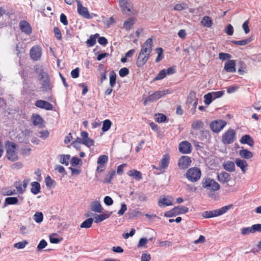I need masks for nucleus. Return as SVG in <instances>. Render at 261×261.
<instances>
[{
	"instance_id": "39",
	"label": "nucleus",
	"mask_w": 261,
	"mask_h": 261,
	"mask_svg": "<svg viewBox=\"0 0 261 261\" xmlns=\"http://www.w3.org/2000/svg\"><path fill=\"white\" fill-rule=\"evenodd\" d=\"M93 221L92 218H88L81 224L80 227L82 228H89L91 227Z\"/></svg>"
},
{
	"instance_id": "51",
	"label": "nucleus",
	"mask_w": 261,
	"mask_h": 261,
	"mask_svg": "<svg viewBox=\"0 0 261 261\" xmlns=\"http://www.w3.org/2000/svg\"><path fill=\"white\" fill-rule=\"evenodd\" d=\"M204 102L206 105H209L214 100L210 92L204 96Z\"/></svg>"
},
{
	"instance_id": "12",
	"label": "nucleus",
	"mask_w": 261,
	"mask_h": 261,
	"mask_svg": "<svg viewBox=\"0 0 261 261\" xmlns=\"http://www.w3.org/2000/svg\"><path fill=\"white\" fill-rule=\"evenodd\" d=\"M31 58L34 61L39 60L41 57L42 50L41 47L38 46H33L30 52Z\"/></svg>"
},
{
	"instance_id": "37",
	"label": "nucleus",
	"mask_w": 261,
	"mask_h": 261,
	"mask_svg": "<svg viewBox=\"0 0 261 261\" xmlns=\"http://www.w3.org/2000/svg\"><path fill=\"white\" fill-rule=\"evenodd\" d=\"M201 24L206 27H211L213 24V21L209 16H205L202 18L201 21Z\"/></svg>"
},
{
	"instance_id": "19",
	"label": "nucleus",
	"mask_w": 261,
	"mask_h": 261,
	"mask_svg": "<svg viewBox=\"0 0 261 261\" xmlns=\"http://www.w3.org/2000/svg\"><path fill=\"white\" fill-rule=\"evenodd\" d=\"M112 214V212H106L105 214L101 215H94V222L96 223H99L105 219L109 218Z\"/></svg>"
},
{
	"instance_id": "24",
	"label": "nucleus",
	"mask_w": 261,
	"mask_h": 261,
	"mask_svg": "<svg viewBox=\"0 0 261 261\" xmlns=\"http://www.w3.org/2000/svg\"><path fill=\"white\" fill-rule=\"evenodd\" d=\"M242 144H248L250 146L254 145V141L253 139L248 135H244L240 140Z\"/></svg>"
},
{
	"instance_id": "7",
	"label": "nucleus",
	"mask_w": 261,
	"mask_h": 261,
	"mask_svg": "<svg viewBox=\"0 0 261 261\" xmlns=\"http://www.w3.org/2000/svg\"><path fill=\"white\" fill-rule=\"evenodd\" d=\"M189 208L185 206H177L172 210L166 212L164 213V216L166 217H172L176 215L186 214L188 212Z\"/></svg>"
},
{
	"instance_id": "44",
	"label": "nucleus",
	"mask_w": 261,
	"mask_h": 261,
	"mask_svg": "<svg viewBox=\"0 0 261 261\" xmlns=\"http://www.w3.org/2000/svg\"><path fill=\"white\" fill-rule=\"evenodd\" d=\"M112 125L111 121L109 119H106L103 122L102 130L103 132L108 131Z\"/></svg>"
},
{
	"instance_id": "58",
	"label": "nucleus",
	"mask_w": 261,
	"mask_h": 261,
	"mask_svg": "<svg viewBox=\"0 0 261 261\" xmlns=\"http://www.w3.org/2000/svg\"><path fill=\"white\" fill-rule=\"evenodd\" d=\"M163 48H162L161 47L157 48V53H158V55L157 58L155 59V62L156 63L159 62L163 58Z\"/></svg>"
},
{
	"instance_id": "29",
	"label": "nucleus",
	"mask_w": 261,
	"mask_h": 261,
	"mask_svg": "<svg viewBox=\"0 0 261 261\" xmlns=\"http://www.w3.org/2000/svg\"><path fill=\"white\" fill-rule=\"evenodd\" d=\"M58 159L61 164L68 166L70 155L69 154H59L58 155Z\"/></svg>"
},
{
	"instance_id": "5",
	"label": "nucleus",
	"mask_w": 261,
	"mask_h": 261,
	"mask_svg": "<svg viewBox=\"0 0 261 261\" xmlns=\"http://www.w3.org/2000/svg\"><path fill=\"white\" fill-rule=\"evenodd\" d=\"M232 207V204L223 206L222 207L210 211H204L201 214V216L204 218H211L221 216L226 213Z\"/></svg>"
},
{
	"instance_id": "63",
	"label": "nucleus",
	"mask_w": 261,
	"mask_h": 261,
	"mask_svg": "<svg viewBox=\"0 0 261 261\" xmlns=\"http://www.w3.org/2000/svg\"><path fill=\"white\" fill-rule=\"evenodd\" d=\"M47 245V243L44 240H42L37 246L38 251H40L44 248Z\"/></svg>"
},
{
	"instance_id": "48",
	"label": "nucleus",
	"mask_w": 261,
	"mask_h": 261,
	"mask_svg": "<svg viewBox=\"0 0 261 261\" xmlns=\"http://www.w3.org/2000/svg\"><path fill=\"white\" fill-rule=\"evenodd\" d=\"M155 120L159 123H162L166 121L167 117L166 115L163 114H160L155 115Z\"/></svg>"
},
{
	"instance_id": "11",
	"label": "nucleus",
	"mask_w": 261,
	"mask_h": 261,
	"mask_svg": "<svg viewBox=\"0 0 261 261\" xmlns=\"http://www.w3.org/2000/svg\"><path fill=\"white\" fill-rule=\"evenodd\" d=\"M119 5L123 13L129 15L132 12V4L128 0H119Z\"/></svg>"
},
{
	"instance_id": "38",
	"label": "nucleus",
	"mask_w": 261,
	"mask_h": 261,
	"mask_svg": "<svg viewBox=\"0 0 261 261\" xmlns=\"http://www.w3.org/2000/svg\"><path fill=\"white\" fill-rule=\"evenodd\" d=\"M134 23V19L133 18H129L125 20L123 23V28L127 31L129 30Z\"/></svg>"
},
{
	"instance_id": "27",
	"label": "nucleus",
	"mask_w": 261,
	"mask_h": 261,
	"mask_svg": "<svg viewBox=\"0 0 261 261\" xmlns=\"http://www.w3.org/2000/svg\"><path fill=\"white\" fill-rule=\"evenodd\" d=\"M99 34L98 33L90 35L89 38L86 42L87 46L88 47L93 46L96 44V39L99 37Z\"/></svg>"
},
{
	"instance_id": "45",
	"label": "nucleus",
	"mask_w": 261,
	"mask_h": 261,
	"mask_svg": "<svg viewBox=\"0 0 261 261\" xmlns=\"http://www.w3.org/2000/svg\"><path fill=\"white\" fill-rule=\"evenodd\" d=\"M34 219L37 223H41L43 219V214L41 212H36L34 215Z\"/></svg>"
},
{
	"instance_id": "28",
	"label": "nucleus",
	"mask_w": 261,
	"mask_h": 261,
	"mask_svg": "<svg viewBox=\"0 0 261 261\" xmlns=\"http://www.w3.org/2000/svg\"><path fill=\"white\" fill-rule=\"evenodd\" d=\"M170 161V156L168 154H165L160 162L161 168L166 169L168 166Z\"/></svg>"
},
{
	"instance_id": "23",
	"label": "nucleus",
	"mask_w": 261,
	"mask_h": 261,
	"mask_svg": "<svg viewBox=\"0 0 261 261\" xmlns=\"http://www.w3.org/2000/svg\"><path fill=\"white\" fill-rule=\"evenodd\" d=\"M91 210L96 213H100L103 211V207L98 201H94L91 204Z\"/></svg>"
},
{
	"instance_id": "14",
	"label": "nucleus",
	"mask_w": 261,
	"mask_h": 261,
	"mask_svg": "<svg viewBox=\"0 0 261 261\" xmlns=\"http://www.w3.org/2000/svg\"><path fill=\"white\" fill-rule=\"evenodd\" d=\"M191 144L188 141H185L179 144V150L182 153L188 154L191 152Z\"/></svg>"
},
{
	"instance_id": "13",
	"label": "nucleus",
	"mask_w": 261,
	"mask_h": 261,
	"mask_svg": "<svg viewBox=\"0 0 261 261\" xmlns=\"http://www.w3.org/2000/svg\"><path fill=\"white\" fill-rule=\"evenodd\" d=\"M191 159L188 156H181L178 162V166L181 169L188 168L191 164Z\"/></svg>"
},
{
	"instance_id": "57",
	"label": "nucleus",
	"mask_w": 261,
	"mask_h": 261,
	"mask_svg": "<svg viewBox=\"0 0 261 261\" xmlns=\"http://www.w3.org/2000/svg\"><path fill=\"white\" fill-rule=\"evenodd\" d=\"M250 233H253L252 226L251 227L243 228L241 230V233L244 236L248 235Z\"/></svg>"
},
{
	"instance_id": "8",
	"label": "nucleus",
	"mask_w": 261,
	"mask_h": 261,
	"mask_svg": "<svg viewBox=\"0 0 261 261\" xmlns=\"http://www.w3.org/2000/svg\"><path fill=\"white\" fill-rule=\"evenodd\" d=\"M236 139V133L234 129H229L222 137V142L224 144L232 143Z\"/></svg>"
},
{
	"instance_id": "6",
	"label": "nucleus",
	"mask_w": 261,
	"mask_h": 261,
	"mask_svg": "<svg viewBox=\"0 0 261 261\" xmlns=\"http://www.w3.org/2000/svg\"><path fill=\"white\" fill-rule=\"evenodd\" d=\"M201 175V170L197 167H192L189 169L185 174L186 178L191 182L198 181Z\"/></svg>"
},
{
	"instance_id": "52",
	"label": "nucleus",
	"mask_w": 261,
	"mask_h": 261,
	"mask_svg": "<svg viewBox=\"0 0 261 261\" xmlns=\"http://www.w3.org/2000/svg\"><path fill=\"white\" fill-rule=\"evenodd\" d=\"M38 134L39 135H38V136H39L40 138L43 140H45L46 138H47L49 135V133L47 130L39 132Z\"/></svg>"
},
{
	"instance_id": "42",
	"label": "nucleus",
	"mask_w": 261,
	"mask_h": 261,
	"mask_svg": "<svg viewBox=\"0 0 261 261\" xmlns=\"http://www.w3.org/2000/svg\"><path fill=\"white\" fill-rule=\"evenodd\" d=\"M116 74L114 71L111 72L110 76V85L111 87H114L116 84Z\"/></svg>"
},
{
	"instance_id": "64",
	"label": "nucleus",
	"mask_w": 261,
	"mask_h": 261,
	"mask_svg": "<svg viewBox=\"0 0 261 261\" xmlns=\"http://www.w3.org/2000/svg\"><path fill=\"white\" fill-rule=\"evenodd\" d=\"M148 242V240L145 238H142L140 239L139 243L138 244V248H142L143 247H145V245L147 244Z\"/></svg>"
},
{
	"instance_id": "15",
	"label": "nucleus",
	"mask_w": 261,
	"mask_h": 261,
	"mask_svg": "<svg viewBox=\"0 0 261 261\" xmlns=\"http://www.w3.org/2000/svg\"><path fill=\"white\" fill-rule=\"evenodd\" d=\"M170 91L169 89L164 90L162 91H158L153 93V94L150 95V97L152 99V101H155L162 97L163 96L170 94Z\"/></svg>"
},
{
	"instance_id": "22",
	"label": "nucleus",
	"mask_w": 261,
	"mask_h": 261,
	"mask_svg": "<svg viewBox=\"0 0 261 261\" xmlns=\"http://www.w3.org/2000/svg\"><path fill=\"white\" fill-rule=\"evenodd\" d=\"M231 179L230 175L226 172H222L217 175V179L221 182L226 183L228 182Z\"/></svg>"
},
{
	"instance_id": "21",
	"label": "nucleus",
	"mask_w": 261,
	"mask_h": 261,
	"mask_svg": "<svg viewBox=\"0 0 261 261\" xmlns=\"http://www.w3.org/2000/svg\"><path fill=\"white\" fill-rule=\"evenodd\" d=\"M235 66V61L229 60L225 64L224 69L228 72L233 73L236 71Z\"/></svg>"
},
{
	"instance_id": "54",
	"label": "nucleus",
	"mask_w": 261,
	"mask_h": 261,
	"mask_svg": "<svg viewBox=\"0 0 261 261\" xmlns=\"http://www.w3.org/2000/svg\"><path fill=\"white\" fill-rule=\"evenodd\" d=\"M80 163H82V160L76 156L73 157L70 161V164L73 167L77 166Z\"/></svg>"
},
{
	"instance_id": "9",
	"label": "nucleus",
	"mask_w": 261,
	"mask_h": 261,
	"mask_svg": "<svg viewBox=\"0 0 261 261\" xmlns=\"http://www.w3.org/2000/svg\"><path fill=\"white\" fill-rule=\"evenodd\" d=\"M226 125V122L223 120H216L210 124V128L215 133L220 132Z\"/></svg>"
},
{
	"instance_id": "53",
	"label": "nucleus",
	"mask_w": 261,
	"mask_h": 261,
	"mask_svg": "<svg viewBox=\"0 0 261 261\" xmlns=\"http://www.w3.org/2000/svg\"><path fill=\"white\" fill-rule=\"evenodd\" d=\"M166 76V70L162 69L161 71H160V72L157 74L156 77L154 78V80L155 81H159L162 80L164 79Z\"/></svg>"
},
{
	"instance_id": "59",
	"label": "nucleus",
	"mask_w": 261,
	"mask_h": 261,
	"mask_svg": "<svg viewBox=\"0 0 261 261\" xmlns=\"http://www.w3.org/2000/svg\"><path fill=\"white\" fill-rule=\"evenodd\" d=\"M56 234H53L50 236L49 240L51 243L58 244L61 241L62 239H60L56 237Z\"/></svg>"
},
{
	"instance_id": "26",
	"label": "nucleus",
	"mask_w": 261,
	"mask_h": 261,
	"mask_svg": "<svg viewBox=\"0 0 261 261\" xmlns=\"http://www.w3.org/2000/svg\"><path fill=\"white\" fill-rule=\"evenodd\" d=\"M223 168L226 171L231 172H234L236 167L234 162L230 161H227L223 164Z\"/></svg>"
},
{
	"instance_id": "62",
	"label": "nucleus",
	"mask_w": 261,
	"mask_h": 261,
	"mask_svg": "<svg viewBox=\"0 0 261 261\" xmlns=\"http://www.w3.org/2000/svg\"><path fill=\"white\" fill-rule=\"evenodd\" d=\"M136 195L138 199L141 201H146L147 200V197L142 192H139Z\"/></svg>"
},
{
	"instance_id": "55",
	"label": "nucleus",
	"mask_w": 261,
	"mask_h": 261,
	"mask_svg": "<svg viewBox=\"0 0 261 261\" xmlns=\"http://www.w3.org/2000/svg\"><path fill=\"white\" fill-rule=\"evenodd\" d=\"M45 182L47 188H51L55 183V180L52 179L49 176H47L45 178Z\"/></svg>"
},
{
	"instance_id": "17",
	"label": "nucleus",
	"mask_w": 261,
	"mask_h": 261,
	"mask_svg": "<svg viewBox=\"0 0 261 261\" xmlns=\"http://www.w3.org/2000/svg\"><path fill=\"white\" fill-rule=\"evenodd\" d=\"M81 136L84 138L83 144L90 148L94 145L93 140L89 138V134L87 132L83 131L81 133Z\"/></svg>"
},
{
	"instance_id": "31",
	"label": "nucleus",
	"mask_w": 261,
	"mask_h": 261,
	"mask_svg": "<svg viewBox=\"0 0 261 261\" xmlns=\"http://www.w3.org/2000/svg\"><path fill=\"white\" fill-rule=\"evenodd\" d=\"M18 202V199L15 197H7L5 200V203L3 207H6L7 205L16 204Z\"/></svg>"
},
{
	"instance_id": "18",
	"label": "nucleus",
	"mask_w": 261,
	"mask_h": 261,
	"mask_svg": "<svg viewBox=\"0 0 261 261\" xmlns=\"http://www.w3.org/2000/svg\"><path fill=\"white\" fill-rule=\"evenodd\" d=\"M35 106L38 108L46 110H51L53 108V105L51 103L43 100H37L35 102Z\"/></svg>"
},
{
	"instance_id": "34",
	"label": "nucleus",
	"mask_w": 261,
	"mask_h": 261,
	"mask_svg": "<svg viewBox=\"0 0 261 261\" xmlns=\"http://www.w3.org/2000/svg\"><path fill=\"white\" fill-rule=\"evenodd\" d=\"M32 120L33 124L34 125H41L43 121V120L41 117L38 114H33L32 115Z\"/></svg>"
},
{
	"instance_id": "25",
	"label": "nucleus",
	"mask_w": 261,
	"mask_h": 261,
	"mask_svg": "<svg viewBox=\"0 0 261 261\" xmlns=\"http://www.w3.org/2000/svg\"><path fill=\"white\" fill-rule=\"evenodd\" d=\"M236 165L240 167L241 169V171L243 173H245L247 170V167L248 166V164L246 161L242 160L239 159H237L235 161Z\"/></svg>"
},
{
	"instance_id": "20",
	"label": "nucleus",
	"mask_w": 261,
	"mask_h": 261,
	"mask_svg": "<svg viewBox=\"0 0 261 261\" xmlns=\"http://www.w3.org/2000/svg\"><path fill=\"white\" fill-rule=\"evenodd\" d=\"M19 27L21 31L26 34H30L32 33V28L30 24L26 21L22 20L19 22Z\"/></svg>"
},
{
	"instance_id": "35",
	"label": "nucleus",
	"mask_w": 261,
	"mask_h": 261,
	"mask_svg": "<svg viewBox=\"0 0 261 261\" xmlns=\"http://www.w3.org/2000/svg\"><path fill=\"white\" fill-rule=\"evenodd\" d=\"M204 126V123L201 120H197L193 121L191 124L193 129L198 130Z\"/></svg>"
},
{
	"instance_id": "2",
	"label": "nucleus",
	"mask_w": 261,
	"mask_h": 261,
	"mask_svg": "<svg viewBox=\"0 0 261 261\" xmlns=\"http://www.w3.org/2000/svg\"><path fill=\"white\" fill-rule=\"evenodd\" d=\"M201 184L203 188L210 191L208 193V196L211 198L215 196L214 192L219 190L220 188L219 184L214 179L210 177L203 178Z\"/></svg>"
},
{
	"instance_id": "47",
	"label": "nucleus",
	"mask_w": 261,
	"mask_h": 261,
	"mask_svg": "<svg viewBox=\"0 0 261 261\" xmlns=\"http://www.w3.org/2000/svg\"><path fill=\"white\" fill-rule=\"evenodd\" d=\"M188 8V6L186 3L178 4L174 6V10L175 11H181L183 10H186Z\"/></svg>"
},
{
	"instance_id": "1",
	"label": "nucleus",
	"mask_w": 261,
	"mask_h": 261,
	"mask_svg": "<svg viewBox=\"0 0 261 261\" xmlns=\"http://www.w3.org/2000/svg\"><path fill=\"white\" fill-rule=\"evenodd\" d=\"M152 46L153 42L151 38L147 39L141 45V48L136 62L138 67H142L147 62L152 51Z\"/></svg>"
},
{
	"instance_id": "32",
	"label": "nucleus",
	"mask_w": 261,
	"mask_h": 261,
	"mask_svg": "<svg viewBox=\"0 0 261 261\" xmlns=\"http://www.w3.org/2000/svg\"><path fill=\"white\" fill-rule=\"evenodd\" d=\"M127 174L128 176L133 177L135 179L138 180L142 178V173L140 171L136 170L129 171Z\"/></svg>"
},
{
	"instance_id": "46",
	"label": "nucleus",
	"mask_w": 261,
	"mask_h": 261,
	"mask_svg": "<svg viewBox=\"0 0 261 261\" xmlns=\"http://www.w3.org/2000/svg\"><path fill=\"white\" fill-rule=\"evenodd\" d=\"M108 161V157L106 155H101L97 159V163L99 165H103Z\"/></svg>"
},
{
	"instance_id": "61",
	"label": "nucleus",
	"mask_w": 261,
	"mask_h": 261,
	"mask_svg": "<svg viewBox=\"0 0 261 261\" xmlns=\"http://www.w3.org/2000/svg\"><path fill=\"white\" fill-rule=\"evenodd\" d=\"M128 73L129 70L126 67L122 68L119 71V75L122 77L126 76Z\"/></svg>"
},
{
	"instance_id": "60",
	"label": "nucleus",
	"mask_w": 261,
	"mask_h": 261,
	"mask_svg": "<svg viewBox=\"0 0 261 261\" xmlns=\"http://www.w3.org/2000/svg\"><path fill=\"white\" fill-rule=\"evenodd\" d=\"M231 56L227 53H221L219 54V58L223 61L231 58Z\"/></svg>"
},
{
	"instance_id": "40",
	"label": "nucleus",
	"mask_w": 261,
	"mask_h": 261,
	"mask_svg": "<svg viewBox=\"0 0 261 261\" xmlns=\"http://www.w3.org/2000/svg\"><path fill=\"white\" fill-rule=\"evenodd\" d=\"M196 100H198V98L196 97V93L194 91H191L188 97L187 101L189 103H192L193 102L195 101Z\"/></svg>"
},
{
	"instance_id": "43",
	"label": "nucleus",
	"mask_w": 261,
	"mask_h": 261,
	"mask_svg": "<svg viewBox=\"0 0 261 261\" xmlns=\"http://www.w3.org/2000/svg\"><path fill=\"white\" fill-rule=\"evenodd\" d=\"M116 172L115 170H112L111 172L108 173L104 178V182L106 183H110L113 176L115 175Z\"/></svg>"
},
{
	"instance_id": "41",
	"label": "nucleus",
	"mask_w": 261,
	"mask_h": 261,
	"mask_svg": "<svg viewBox=\"0 0 261 261\" xmlns=\"http://www.w3.org/2000/svg\"><path fill=\"white\" fill-rule=\"evenodd\" d=\"M251 39L249 38H247L242 40L240 41H236V40H232L231 42L236 45H240V46H244L245 45L251 42Z\"/></svg>"
},
{
	"instance_id": "4",
	"label": "nucleus",
	"mask_w": 261,
	"mask_h": 261,
	"mask_svg": "<svg viewBox=\"0 0 261 261\" xmlns=\"http://www.w3.org/2000/svg\"><path fill=\"white\" fill-rule=\"evenodd\" d=\"M6 148V156L9 160L13 162L18 159L17 153L16 152V144L9 141L5 143Z\"/></svg>"
},
{
	"instance_id": "30",
	"label": "nucleus",
	"mask_w": 261,
	"mask_h": 261,
	"mask_svg": "<svg viewBox=\"0 0 261 261\" xmlns=\"http://www.w3.org/2000/svg\"><path fill=\"white\" fill-rule=\"evenodd\" d=\"M239 155L242 158L250 159L252 158L253 153L247 149H243L239 151Z\"/></svg>"
},
{
	"instance_id": "16",
	"label": "nucleus",
	"mask_w": 261,
	"mask_h": 261,
	"mask_svg": "<svg viewBox=\"0 0 261 261\" xmlns=\"http://www.w3.org/2000/svg\"><path fill=\"white\" fill-rule=\"evenodd\" d=\"M29 182V179H25L23 181L22 184H21L20 181L15 182L14 184V187L17 189V192L19 194H23L25 191Z\"/></svg>"
},
{
	"instance_id": "50",
	"label": "nucleus",
	"mask_w": 261,
	"mask_h": 261,
	"mask_svg": "<svg viewBox=\"0 0 261 261\" xmlns=\"http://www.w3.org/2000/svg\"><path fill=\"white\" fill-rule=\"evenodd\" d=\"M55 170L58 171L59 173L62 174L63 176L67 175V172L65 168L61 165H56Z\"/></svg>"
},
{
	"instance_id": "10",
	"label": "nucleus",
	"mask_w": 261,
	"mask_h": 261,
	"mask_svg": "<svg viewBox=\"0 0 261 261\" xmlns=\"http://www.w3.org/2000/svg\"><path fill=\"white\" fill-rule=\"evenodd\" d=\"M77 2V12L82 17L87 19H91L92 18V15L93 14L90 15L88 10V9L85 7H83L81 2L80 0H75Z\"/></svg>"
},
{
	"instance_id": "3",
	"label": "nucleus",
	"mask_w": 261,
	"mask_h": 261,
	"mask_svg": "<svg viewBox=\"0 0 261 261\" xmlns=\"http://www.w3.org/2000/svg\"><path fill=\"white\" fill-rule=\"evenodd\" d=\"M39 80L41 84L40 88L42 91L49 92L51 91L52 86L47 73L42 70L39 72Z\"/></svg>"
},
{
	"instance_id": "33",
	"label": "nucleus",
	"mask_w": 261,
	"mask_h": 261,
	"mask_svg": "<svg viewBox=\"0 0 261 261\" xmlns=\"http://www.w3.org/2000/svg\"><path fill=\"white\" fill-rule=\"evenodd\" d=\"M31 192L34 195H37L40 192V185L38 182L34 181L31 183Z\"/></svg>"
},
{
	"instance_id": "49",
	"label": "nucleus",
	"mask_w": 261,
	"mask_h": 261,
	"mask_svg": "<svg viewBox=\"0 0 261 261\" xmlns=\"http://www.w3.org/2000/svg\"><path fill=\"white\" fill-rule=\"evenodd\" d=\"M28 244V242L26 240H24L22 242H19L17 243L14 244V247L17 249H23L25 246Z\"/></svg>"
},
{
	"instance_id": "56",
	"label": "nucleus",
	"mask_w": 261,
	"mask_h": 261,
	"mask_svg": "<svg viewBox=\"0 0 261 261\" xmlns=\"http://www.w3.org/2000/svg\"><path fill=\"white\" fill-rule=\"evenodd\" d=\"M211 94H212V96L213 98V99H215L216 98L221 97L224 94V91H219L217 92H210Z\"/></svg>"
},
{
	"instance_id": "36",
	"label": "nucleus",
	"mask_w": 261,
	"mask_h": 261,
	"mask_svg": "<svg viewBox=\"0 0 261 261\" xmlns=\"http://www.w3.org/2000/svg\"><path fill=\"white\" fill-rule=\"evenodd\" d=\"M158 204L159 206L162 207L171 205L173 204L171 200L166 198H164L159 199L158 201Z\"/></svg>"
}]
</instances>
